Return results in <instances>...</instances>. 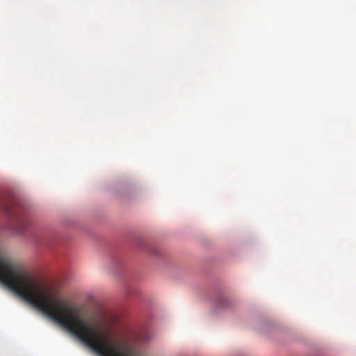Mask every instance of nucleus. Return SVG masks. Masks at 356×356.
Wrapping results in <instances>:
<instances>
[{
	"mask_svg": "<svg viewBox=\"0 0 356 356\" xmlns=\"http://www.w3.org/2000/svg\"><path fill=\"white\" fill-rule=\"evenodd\" d=\"M19 224L17 227H16V232H17L19 234H22L24 232V229H25V227L28 225V222L26 220L22 218L19 220Z\"/></svg>",
	"mask_w": 356,
	"mask_h": 356,
	"instance_id": "1",
	"label": "nucleus"
},
{
	"mask_svg": "<svg viewBox=\"0 0 356 356\" xmlns=\"http://www.w3.org/2000/svg\"><path fill=\"white\" fill-rule=\"evenodd\" d=\"M4 210H5V212L8 213L10 211H9V208L6 206L4 207Z\"/></svg>",
	"mask_w": 356,
	"mask_h": 356,
	"instance_id": "2",
	"label": "nucleus"
}]
</instances>
